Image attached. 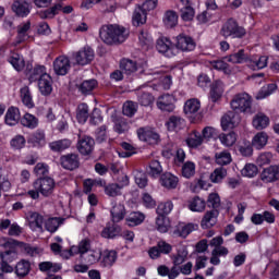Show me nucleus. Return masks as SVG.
I'll return each mask as SVG.
<instances>
[{
  "instance_id": "obj_4",
  "label": "nucleus",
  "mask_w": 279,
  "mask_h": 279,
  "mask_svg": "<svg viewBox=\"0 0 279 279\" xmlns=\"http://www.w3.org/2000/svg\"><path fill=\"white\" fill-rule=\"evenodd\" d=\"M245 34H247L245 28L240 26L234 19H229L220 29L223 38H244Z\"/></svg>"
},
{
  "instance_id": "obj_41",
  "label": "nucleus",
  "mask_w": 279,
  "mask_h": 279,
  "mask_svg": "<svg viewBox=\"0 0 279 279\" xmlns=\"http://www.w3.org/2000/svg\"><path fill=\"white\" fill-rule=\"evenodd\" d=\"M267 141H269V136H267V133L259 132L254 136L252 145L253 147H255V149H263V147L267 145Z\"/></svg>"
},
{
  "instance_id": "obj_34",
  "label": "nucleus",
  "mask_w": 279,
  "mask_h": 279,
  "mask_svg": "<svg viewBox=\"0 0 279 279\" xmlns=\"http://www.w3.org/2000/svg\"><path fill=\"white\" fill-rule=\"evenodd\" d=\"M61 10H62V3H57L49 9L40 11L38 14H39V17L44 20L54 19V16H57V14H59Z\"/></svg>"
},
{
  "instance_id": "obj_37",
  "label": "nucleus",
  "mask_w": 279,
  "mask_h": 279,
  "mask_svg": "<svg viewBox=\"0 0 279 279\" xmlns=\"http://www.w3.org/2000/svg\"><path fill=\"white\" fill-rule=\"evenodd\" d=\"M218 138L221 145H225V147H232V145L236 143V133L234 132L221 133L218 135Z\"/></svg>"
},
{
  "instance_id": "obj_19",
  "label": "nucleus",
  "mask_w": 279,
  "mask_h": 279,
  "mask_svg": "<svg viewBox=\"0 0 279 279\" xmlns=\"http://www.w3.org/2000/svg\"><path fill=\"white\" fill-rule=\"evenodd\" d=\"M179 182L180 179H178V177L173 175L171 172H166L160 177L161 186L168 190L178 189Z\"/></svg>"
},
{
  "instance_id": "obj_44",
  "label": "nucleus",
  "mask_w": 279,
  "mask_h": 279,
  "mask_svg": "<svg viewBox=\"0 0 279 279\" xmlns=\"http://www.w3.org/2000/svg\"><path fill=\"white\" fill-rule=\"evenodd\" d=\"M201 104L199 100L192 98L187 100L184 105L185 114H195L199 112Z\"/></svg>"
},
{
  "instance_id": "obj_22",
  "label": "nucleus",
  "mask_w": 279,
  "mask_h": 279,
  "mask_svg": "<svg viewBox=\"0 0 279 279\" xmlns=\"http://www.w3.org/2000/svg\"><path fill=\"white\" fill-rule=\"evenodd\" d=\"M218 215H219V210L217 209L207 211L201 222L202 228L204 229L213 228V226L217 223Z\"/></svg>"
},
{
  "instance_id": "obj_23",
  "label": "nucleus",
  "mask_w": 279,
  "mask_h": 279,
  "mask_svg": "<svg viewBox=\"0 0 279 279\" xmlns=\"http://www.w3.org/2000/svg\"><path fill=\"white\" fill-rule=\"evenodd\" d=\"M120 69L125 75H133V73H136V71H138L136 62L130 59H122L120 61Z\"/></svg>"
},
{
  "instance_id": "obj_57",
  "label": "nucleus",
  "mask_w": 279,
  "mask_h": 279,
  "mask_svg": "<svg viewBox=\"0 0 279 279\" xmlns=\"http://www.w3.org/2000/svg\"><path fill=\"white\" fill-rule=\"evenodd\" d=\"M102 263L105 267H112L117 263V253L116 251H105Z\"/></svg>"
},
{
  "instance_id": "obj_7",
  "label": "nucleus",
  "mask_w": 279,
  "mask_h": 279,
  "mask_svg": "<svg viewBox=\"0 0 279 279\" xmlns=\"http://www.w3.org/2000/svg\"><path fill=\"white\" fill-rule=\"evenodd\" d=\"M76 147L82 156H90L95 149V140L88 135L78 134Z\"/></svg>"
},
{
  "instance_id": "obj_64",
  "label": "nucleus",
  "mask_w": 279,
  "mask_h": 279,
  "mask_svg": "<svg viewBox=\"0 0 279 279\" xmlns=\"http://www.w3.org/2000/svg\"><path fill=\"white\" fill-rule=\"evenodd\" d=\"M276 84H269L267 87H263L256 95V99H265L269 97L276 90Z\"/></svg>"
},
{
  "instance_id": "obj_53",
  "label": "nucleus",
  "mask_w": 279,
  "mask_h": 279,
  "mask_svg": "<svg viewBox=\"0 0 279 279\" xmlns=\"http://www.w3.org/2000/svg\"><path fill=\"white\" fill-rule=\"evenodd\" d=\"M157 230L162 234L169 232V218L167 216H158L156 219Z\"/></svg>"
},
{
  "instance_id": "obj_46",
  "label": "nucleus",
  "mask_w": 279,
  "mask_h": 279,
  "mask_svg": "<svg viewBox=\"0 0 279 279\" xmlns=\"http://www.w3.org/2000/svg\"><path fill=\"white\" fill-rule=\"evenodd\" d=\"M227 60L228 62H232V64H243V62H247V54H245V50L241 49L227 57Z\"/></svg>"
},
{
  "instance_id": "obj_60",
  "label": "nucleus",
  "mask_w": 279,
  "mask_h": 279,
  "mask_svg": "<svg viewBox=\"0 0 279 279\" xmlns=\"http://www.w3.org/2000/svg\"><path fill=\"white\" fill-rule=\"evenodd\" d=\"M28 143H33V145H43V143H45V131L37 130L34 132L31 135Z\"/></svg>"
},
{
  "instance_id": "obj_30",
  "label": "nucleus",
  "mask_w": 279,
  "mask_h": 279,
  "mask_svg": "<svg viewBox=\"0 0 279 279\" xmlns=\"http://www.w3.org/2000/svg\"><path fill=\"white\" fill-rule=\"evenodd\" d=\"M166 125L170 132L182 130L184 128V119L178 116H171L167 121Z\"/></svg>"
},
{
  "instance_id": "obj_15",
  "label": "nucleus",
  "mask_w": 279,
  "mask_h": 279,
  "mask_svg": "<svg viewBox=\"0 0 279 279\" xmlns=\"http://www.w3.org/2000/svg\"><path fill=\"white\" fill-rule=\"evenodd\" d=\"M181 11V17L183 21H193L195 16V10L191 7V2L189 0H180L178 5Z\"/></svg>"
},
{
  "instance_id": "obj_52",
  "label": "nucleus",
  "mask_w": 279,
  "mask_h": 279,
  "mask_svg": "<svg viewBox=\"0 0 279 279\" xmlns=\"http://www.w3.org/2000/svg\"><path fill=\"white\" fill-rule=\"evenodd\" d=\"M21 99L26 108H32L34 106V100L32 99V93H29V87H23L20 90Z\"/></svg>"
},
{
  "instance_id": "obj_14",
  "label": "nucleus",
  "mask_w": 279,
  "mask_h": 279,
  "mask_svg": "<svg viewBox=\"0 0 279 279\" xmlns=\"http://www.w3.org/2000/svg\"><path fill=\"white\" fill-rule=\"evenodd\" d=\"M111 221L113 223H119L120 221H123L125 219V205L121 204V203H116L111 210Z\"/></svg>"
},
{
  "instance_id": "obj_26",
  "label": "nucleus",
  "mask_w": 279,
  "mask_h": 279,
  "mask_svg": "<svg viewBox=\"0 0 279 279\" xmlns=\"http://www.w3.org/2000/svg\"><path fill=\"white\" fill-rule=\"evenodd\" d=\"M126 225L131 228H134L135 226H141L145 221V215L141 211H132L126 218H125Z\"/></svg>"
},
{
  "instance_id": "obj_20",
  "label": "nucleus",
  "mask_w": 279,
  "mask_h": 279,
  "mask_svg": "<svg viewBox=\"0 0 279 279\" xmlns=\"http://www.w3.org/2000/svg\"><path fill=\"white\" fill-rule=\"evenodd\" d=\"M21 121V111L16 107H10L7 110L5 117H4V123L7 125H16Z\"/></svg>"
},
{
  "instance_id": "obj_55",
  "label": "nucleus",
  "mask_w": 279,
  "mask_h": 279,
  "mask_svg": "<svg viewBox=\"0 0 279 279\" xmlns=\"http://www.w3.org/2000/svg\"><path fill=\"white\" fill-rule=\"evenodd\" d=\"M210 64L213 69H216V71H223L226 75H230L232 73V69H230V65L223 60L211 61Z\"/></svg>"
},
{
  "instance_id": "obj_42",
  "label": "nucleus",
  "mask_w": 279,
  "mask_h": 279,
  "mask_svg": "<svg viewBox=\"0 0 279 279\" xmlns=\"http://www.w3.org/2000/svg\"><path fill=\"white\" fill-rule=\"evenodd\" d=\"M269 125V118L263 113H257L253 119V126L256 130H265Z\"/></svg>"
},
{
  "instance_id": "obj_48",
  "label": "nucleus",
  "mask_w": 279,
  "mask_h": 279,
  "mask_svg": "<svg viewBox=\"0 0 279 279\" xmlns=\"http://www.w3.org/2000/svg\"><path fill=\"white\" fill-rule=\"evenodd\" d=\"M76 119L78 123H85L86 121H88V105L86 104L78 105L76 110Z\"/></svg>"
},
{
  "instance_id": "obj_38",
  "label": "nucleus",
  "mask_w": 279,
  "mask_h": 279,
  "mask_svg": "<svg viewBox=\"0 0 279 279\" xmlns=\"http://www.w3.org/2000/svg\"><path fill=\"white\" fill-rule=\"evenodd\" d=\"M228 175V170L223 168V166H220L219 168H216L211 174L210 180L214 184H219Z\"/></svg>"
},
{
  "instance_id": "obj_31",
  "label": "nucleus",
  "mask_w": 279,
  "mask_h": 279,
  "mask_svg": "<svg viewBox=\"0 0 279 279\" xmlns=\"http://www.w3.org/2000/svg\"><path fill=\"white\" fill-rule=\"evenodd\" d=\"M44 218L38 213H31L28 216V226L31 230H43Z\"/></svg>"
},
{
  "instance_id": "obj_43",
  "label": "nucleus",
  "mask_w": 279,
  "mask_h": 279,
  "mask_svg": "<svg viewBox=\"0 0 279 279\" xmlns=\"http://www.w3.org/2000/svg\"><path fill=\"white\" fill-rule=\"evenodd\" d=\"M215 159H216V165L223 167L232 162V155L229 151L225 150V151L216 153Z\"/></svg>"
},
{
  "instance_id": "obj_5",
  "label": "nucleus",
  "mask_w": 279,
  "mask_h": 279,
  "mask_svg": "<svg viewBox=\"0 0 279 279\" xmlns=\"http://www.w3.org/2000/svg\"><path fill=\"white\" fill-rule=\"evenodd\" d=\"M33 187L39 191L44 197H49L53 195L56 181L50 177L39 178L33 182Z\"/></svg>"
},
{
  "instance_id": "obj_56",
  "label": "nucleus",
  "mask_w": 279,
  "mask_h": 279,
  "mask_svg": "<svg viewBox=\"0 0 279 279\" xmlns=\"http://www.w3.org/2000/svg\"><path fill=\"white\" fill-rule=\"evenodd\" d=\"M173 210V203L171 201H168L166 203H160L157 207V215L159 217H166V215H169Z\"/></svg>"
},
{
  "instance_id": "obj_39",
  "label": "nucleus",
  "mask_w": 279,
  "mask_h": 279,
  "mask_svg": "<svg viewBox=\"0 0 279 279\" xmlns=\"http://www.w3.org/2000/svg\"><path fill=\"white\" fill-rule=\"evenodd\" d=\"M97 80H87L78 85V90L82 95H90V92L97 88Z\"/></svg>"
},
{
  "instance_id": "obj_28",
  "label": "nucleus",
  "mask_w": 279,
  "mask_h": 279,
  "mask_svg": "<svg viewBox=\"0 0 279 279\" xmlns=\"http://www.w3.org/2000/svg\"><path fill=\"white\" fill-rule=\"evenodd\" d=\"M64 221H66V219L61 217L49 218L45 222V228L48 232H58V228H60Z\"/></svg>"
},
{
  "instance_id": "obj_2",
  "label": "nucleus",
  "mask_w": 279,
  "mask_h": 279,
  "mask_svg": "<svg viewBox=\"0 0 279 279\" xmlns=\"http://www.w3.org/2000/svg\"><path fill=\"white\" fill-rule=\"evenodd\" d=\"M252 96L247 93H240L233 96L231 99V108L234 112H244L252 114Z\"/></svg>"
},
{
  "instance_id": "obj_59",
  "label": "nucleus",
  "mask_w": 279,
  "mask_h": 279,
  "mask_svg": "<svg viewBox=\"0 0 279 279\" xmlns=\"http://www.w3.org/2000/svg\"><path fill=\"white\" fill-rule=\"evenodd\" d=\"M241 173L245 178H254L258 175V167H256L254 163H246Z\"/></svg>"
},
{
  "instance_id": "obj_10",
  "label": "nucleus",
  "mask_w": 279,
  "mask_h": 279,
  "mask_svg": "<svg viewBox=\"0 0 279 279\" xmlns=\"http://www.w3.org/2000/svg\"><path fill=\"white\" fill-rule=\"evenodd\" d=\"M71 70V61L65 56L58 57L53 62V71L57 75H66Z\"/></svg>"
},
{
  "instance_id": "obj_6",
  "label": "nucleus",
  "mask_w": 279,
  "mask_h": 279,
  "mask_svg": "<svg viewBox=\"0 0 279 279\" xmlns=\"http://www.w3.org/2000/svg\"><path fill=\"white\" fill-rule=\"evenodd\" d=\"M73 58L76 64L81 66H86V64H90L92 60H95V50L93 48L85 46L77 52L73 53Z\"/></svg>"
},
{
  "instance_id": "obj_13",
  "label": "nucleus",
  "mask_w": 279,
  "mask_h": 279,
  "mask_svg": "<svg viewBox=\"0 0 279 279\" xmlns=\"http://www.w3.org/2000/svg\"><path fill=\"white\" fill-rule=\"evenodd\" d=\"M157 107L163 112H173V110H175V105H173V96L169 94L160 96L157 100Z\"/></svg>"
},
{
  "instance_id": "obj_33",
  "label": "nucleus",
  "mask_w": 279,
  "mask_h": 279,
  "mask_svg": "<svg viewBox=\"0 0 279 279\" xmlns=\"http://www.w3.org/2000/svg\"><path fill=\"white\" fill-rule=\"evenodd\" d=\"M204 143V137L201 132L193 131L186 138V145L192 148L199 147Z\"/></svg>"
},
{
  "instance_id": "obj_11",
  "label": "nucleus",
  "mask_w": 279,
  "mask_h": 279,
  "mask_svg": "<svg viewBox=\"0 0 279 279\" xmlns=\"http://www.w3.org/2000/svg\"><path fill=\"white\" fill-rule=\"evenodd\" d=\"M241 121V118L234 111H228L221 118V128L226 132V130H232V128H236Z\"/></svg>"
},
{
  "instance_id": "obj_36",
  "label": "nucleus",
  "mask_w": 279,
  "mask_h": 279,
  "mask_svg": "<svg viewBox=\"0 0 279 279\" xmlns=\"http://www.w3.org/2000/svg\"><path fill=\"white\" fill-rule=\"evenodd\" d=\"M137 136L140 141H144V143H149V141L156 142L158 138H160V135L151 131H147L144 128L137 130Z\"/></svg>"
},
{
  "instance_id": "obj_49",
  "label": "nucleus",
  "mask_w": 279,
  "mask_h": 279,
  "mask_svg": "<svg viewBox=\"0 0 279 279\" xmlns=\"http://www.w3.org/2000/svg\"><path fill=\"white\" fill-rule=\"evenodd\" d=\"M163 23L166 27H175V25H178V13H175V11H167L165 13Z\"/></svg>"
},
{
  "instance_id": "obj_61",
  "label": "nucleus",
  "mask_w": 279,
  "mask_h": 279,
  "mask_svg": "<svg viewBox=\"0 0 279 279\" xmlns=\"http://www.w3.org/2000/svg\"><path fill=\"white\" fill-rule=\"evenodd\" d=\"M207 206L208 208H214V210H217V208L221 206V198L219 197V194L217 193L209 194L207 198Z\"/></svg>"
},
{
  "instance_id": "obj_40",
  "label": "nucleus",
  "mask_w": 279,
  "mask_h": 279,
  "mask_svg": "<svg viewBox=\"0 0 279 279\" xmlns=\"http://www.w3.org/2000/svg\"><path fill=\"white\" fill-rule=\"evenodd\" d=\"M49 147L52 151H64V149H69V147H71V140L64 138L51 142Z\"/></svg>"
},
{
  "instance_id": "obj_17",
  "label": "nucleus",
  "mask_w": 279,
  "mask_h": 279,
  "mask_svg": "<svg viewBox=\"0 0 279 279\" xmlns=\"http://www.w3.org/2000/svg\"><path fill=\"white\" fill-rule=\"evenodd\" d=\"M113 131L117 134H126L130 132V122L125 118L112 116Z\"/></svg>"
},
{
  "instance_id": "obj_54",
  "label": "nucleus",
  "mask_w": 279,
  "mask_h": 279,
  "mask_svg": "<svg viewBox=\"0 0 279 279\" xmlns=\"http://www.w3.org/2000/svg\"><path fill=\"white\" fill-rule=\"evenodd\" d=\"M187 256L189 251L186 248H179L178 253L173 256V265L180 267V265L186 262Z\"/></svg>"
},
{
  "instance_id": "obj_9",
  "label": "nucleus",
  "mask_w": 279,
  "mask_h": 279,
  "mask_svg": "<svg viewBox=\"0 0 279 279\" xmlns=\"http://www.w3.org/2000/svg\"><path fill=\"white\" fill-rule=\"evenodd\" d=\"M175 47L180 51H193L195 49V40L189 35L180 34L175 37Z\"/></svg>"
},
{
  "instance_id": "obj_1",
  "label": "nucleus",
  "mask_w": 279,
  "mask_h": 279,
  "mask_svg": "<svg viewBox=\"0 0 279 279\" xmlns=\"http://www.w3.org/2000/svg\"><path fill=\"white\" fill-rule=\"evenodd\" d=\"M99 36L105 45H123L130 36V31L124 26L110 24L100 28Z\"/></svg>"
},
{
  "instance_id": "obj_62",
  "label": "nucleus",
  "mask_w": 279,
  "mask_h": 279,
  "mask_svg": "<svg viewBox=\"0 0 279 279\" xmlns=\"http://www.w3.org/2000/svg\"><path fill=\"white\" fill-rule=\"evenodd\" d=\"M25 143H27V141L25 140V136L15 135L11 140L10 145L13 149H23V147H25Z\"/></svg>"
},
{
  "instance_id": "obj_18",
  "label": "nucleus",
  "mask_w": 279,
  "mask_h": 279,
  "mask_svg": "<svg viewBox=\"0 0 279 279\" xmlns=\"http://www.w3.org/2000/svg\"><path fill=\"white\" fill-rule=\"evenodd\" d=\"M260 178L266 184L276 182V180H279V166H270L269 168H266L262 172Z\"/></svg>"
},
{
  "instance_id": "obj_58",
  "label": "nucleus",
  "mask_w": 279,
  "mask_h": 279,
  "mask_svg": "<svg viewBox=\"0 0 279 279\" xmlns=\"http://www.w3.org/2000/svg\"><path fill=\"white\" fill-rule=\"evenodd\" d=\"M0 258L4 263H14V260L19 258V254H16V251H14V248H9L0 253Z\"/></svg>"
},
{
  "instance_id": "obj_35",
  "label": "nucleus",
  "mask_w": 279,
  "mask_h": 279,
  "mask_svg": "<svg viewBox=\"0 0 279 279\" xmlns=\"http://www.w3.org/2000/svg\"><path fill=\"white\" fill-rule=\"evenodd\" d=\"M189 208L193 213H203V210L206 209V201L199 196H195L192 198V201H190Z\"/></svg>"
},
{
  "instance_id": "obj_27",
  "label": "nucleus",
  "mask_w": 279,
  "mask_h": 279,
  "mask_svg": "<svg viewBox=\"0 0 279 279\" xmlns=\"http://www.w3.org/2000/svg\"><path fill=\"white\" fill-rule=\"evenodd\" d=\"M223 95V82L216 81L211 85L209 97L211 101H219L221 99V96Z\"/></svg>"
},
{
  "instance_id": "obj_32",
  "label": "nucleus",
  "mask_w": 279,
  "mask_h": 279,
  "mask_svg": "<svg viewBox=\"0 0 279 279\" xmlns=\"http://www.w3.org/2000/svg\"><path fill=\"white\" fill-rule=\"evenodd\" d=\"M31 27V22H26L17 26L16 45H21V43H25V40H27V32H29Z\"/></svg>"
},
{
  "instance_id": "obj_12",
  "label": "nucleus",
  "mask_w": 279,
  "mask_h": 279,
  "mask_svg": "<svg viewBox=\"0 0 279 279\" xmlns=\"http://www.w3.org/2000/svg\"><path fill=\"white\" fill-rule=\"evenodd\" d=\"M157 51L159 53H163V56H167V58H171L174 56L173 53V43L167 37H161L157 40L156 45Z\"/></svg>"
},
{
  "instance_id": "obj_50",
  "label": "nucleus",
  "mask_w": 279,
  "mask_h": 279,
  "mask_svg": "<svg viewBox=\"0 0 279 279\" xmlns=\"http://www.w3.org/2000/svg\"><path fill=\"white\" fill-rule=\"evenodd\" d=\"M9 62H10V64H12V66H13V69H15V71H23V69H25V61L23 60V58H21L20 54L13 53L9 58Z\"/></svg>"
},
{
  "instance_id": "obj_63",
  "label": "nucleus",
  "mask_w": 279,
  "mask_h": 279,
  "mask_svg": "<svg viewBox=\"0 0 279 279\" xmlns=\"http://www.w3.org/2000/svg\"><path fill=\"white\" fill-rule=\"evenodd\" d=\"M148 173L153 178H156V175H160L162 173V166H160V161L158 160L150 161Z\"/></svg>"
},
{
  "instance_id": "obj_24",
  "label": "nucleus",
  "mask_w": 279,
  "mask_h": 279,
  "mask_svg": "<svg viewBox=\"0 0 279 279\" xmlns=\"http://www.w3.org/2000/svg\"><path fill=\"white\" fill-rule=\"evenodd\" d=\"M12 10L16 14V16H21L22 19H24V16H27L31 12L29 3L19 0L13 3Z\"/></svg>"
},
{
  "instance_id": "obj_25",
  "label": "nucleus",
  "mask_w": 279,
  "mask_h": 279,
  "mask_svg": "<svg viewBox=\"0 0 279 279\" xmlns=\"http://www.w3.org/2000/svg\"><path fill=\"white\" fill-rule=\"evenodd\" d=\"M193 230H195V225L181 223L175 227L173 234H174V236H180L181 239H186V236H189V234H191V232H193Z\"/></svg>"
},
{
  "instance_id": "obj_3",
  "label": "nucleus",
  "mask_w": 279,
  "mask_h": 279,
  "mask_svg": "<svg viewBox=\"0 0 279 279\" xmlns=\"http://www.w3.org/2000/svg\"><path fill=\"white\" fill-rule=\"evenodd\" d=\"M158 0H146L142 5H137L133 13V25H145L147 23V12L156 10Z\"/></svg>"
},
{
  "instance_id": "obj_51",
  "label": "nucleus",
  "mask_w": 279,
  "mask_h": 279,
  "mask_svg": "<svg viewBox=\"0 0 279 279\" xmlns=\"http://www.w3.org/2000/svg\"><path fill=\"white\" fill-rule=\"evenodd\" d=\"M181 173L183 178H186L187 180L193 178V175H195V163L193 161H187L183 163L181 168Z\"/></svg>"
},
{
  "instance_id": "obj_16",
  "label": "nucleus",
  "mask_w": 279,
  "mask_h": 279,
  "mask_svg": "<svg viewBox=\"0 0 279 279\" xmlns=\"http://www.w3.org/2000/svg\"><path fill=\"white\" fill-rule=\"evenodd\" d=\"M29 271H32V263L27 259H21L14 267V274L17 278H26L29 276Z\"/></svg>"
},
{
  "instance_id": "obj_29",
  "label": "nucleus",
  "mask_w": 279,
  "mask_h": 279,
  "mask_svg": "<svg viewBox=\"0 0 279 279\" xmlns=\"http://www.w3.org/2000/svg\"><path fill=\"white\" fill-rule=\"evenodd\" d=\"M20 121L21 125L28 128V130H36L38 128V118L32 113H25Z\"/></svg>"
},
{
  "instance_id": "obj_45",
  "label": "nucleus",
  "mask_w": 279,
  "mask_h": 279,
  "mask_svg": "<svg viewBox=\"0 0 279 279\" xmlns=\"http://www.w3.org/2000/svg\"><path fill=\"white\" fill-rule=\"evenodd\" d=\"M122 190L123 185H119V183H109L105 186V194L108 195V197H119Z\"/></svg>"
},
{
  "instance_id": "obj_8",
  "label": "nucleus",
  "mask_w": 279,
  "mask_h": 279,
  "mask_svg": "<svg viewBox=\"0 0 279 279\" xmlns=\"http://www.w3.org/2000/svg\"><path fill=\"white\" fill-rule=\"evenodd\" d=\"M60 165L66 171L80 169V156L77 154H68L60 157Z\"/></svg>"
},
{
  "instance_id": "obj_21",
  "label": "nucleus",
  "mask_w": 279,
  "mask_h": 279,
  "mask_svg": "<svg viewBox=\"0 0 279 279\" xmlns=\"http://www.w3.org/2000/svg\"><path fill=\"white\" fill-rule=\"evenodd\" d=\"M51 76L49 74H43L38 80V88L41 95H51L53 87L51 85Z\"/></svg>"
},
{
  "instance_id": "obj_47",
  "label": "nucleus",
  "mask_w": 279,
  "mask_h": 279,
  "mask_svg": "<svg viewBox=\"0 0 279 279\" xmlns=\"http://www.w3.org/2000/svg\"><path fill=\"white\" fill-rule=\"evenodd\" d=\"M39 269L41 271H50V274H58L62 269V265L52 262H41L39 264Z\"/></svg>"
}]
</instances>
